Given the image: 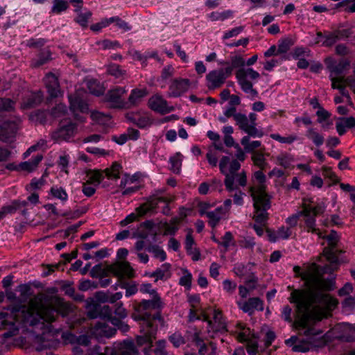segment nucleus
I'll list each match as a JSON object with an SVG mask.
<instances>
[{
  "instance_id": "nucleus-1",
  "label": "nucleus",
  "mask_w": 355,
  "mask_h": 355,
  "mask_svg": "<svg viewBox=\"0 0 355 355\" xmlns=\"http://www.w3.org/2000/svg\"><path fill=\"white\" fill-rule=\"evenodd\" d=\"M294 271L302 277L306 286L305 290H295L291 294L290 301L297 309L294 325L296 329H306L304 333H311V327L328 317L338 304L335 298L324 293L335 288L334 281L326 282L321 279L315 264L304 269L295 266Z\"/></svg>"
},
{
  "instance_id": "nucleus-2",
  "label": "nucleus",
  "mask_w": 355,
  "mask_h": 355,
  "mask_svg": "<svg viewBox=\"0 0 355 355\" xmlns=\"http://www.w3.org/2000/svg\"><path fill=\"white\" fill-rule=\"evenodd\" d=\"M73 311L72 304L62 299L55 297L49 300L38 295L32 299L27 306L22 307L21 313L26 323L32 326L46 323L48 333H54L50 329L49 324L55 320L56 315L65 316Z\"/></svg>"
},
{
  "instance_id": "nucleus-3",
  "label": "nucleus",
  "mask_w": 355,
  "mask_h": 355,
  "mask_svg": "<svg viewBox=\"0 0 355 355\" xmlns=\"http://www.w3.org/2000/svg\"><path fill=\"white\" fill-rule=\"evenodd\" d=\"M86 310L89 318H99L98 321L91 324L94 325V328L90 333L105 334L114 333L118 330L123 332L129 331L128 324L112 318V311L107 305L87 301Z\"/></svg>"
},
{
  "instance_id": "nucleus-4",
  "label": "nucleus",
  "mask_w": 355,
  "mask_h": 355,
  "mask_svg": "<svg viewBox=\"0 0 355 355\" xmlns=\"http://www.w3.org/2000/svg\"><path fill=\"white\" fill-rule=\"evenodd\" d=\"M250 193L254 202V218L256 222L261 225L267 219L266 211L270 206L269 198L266 192V176L261 171L254 173Z\"/></svg>"
},
{
  "instance_id": "nucleus-5",
  "label": "nucleus",
  "mask_w": 355,
  "mask_h": 355,
  "mask_svg": "<svg viewBox=\"0 0 355 355\" xmlns=\"http://www.w3.org/2000/svg\"><path fill=\"white\" fill-rule=\"evenodd\" d=\"M18 334H1L0 343L8 346L12 344L15 346L28 347L32 345L37 351H41L46 348L56 347L59 342L55 338V334H28L27 337L15 336Z\"/></svg>"
},
{
  "instance_id": "nucleus-6",
  "label": "nucleus",
  "mask_w": 355,
  "mask_h": 355,
  "mask_svg": "<svg viewBox=\"0 0 355 355\" xmlns=\"http://www.w3.org/2000/svg\"><path fill=\"white\" fill-rule=\"evenodd\" d=\"M162 306V301L159 296L153 297L150 300H143L139 305L136 313L133 315L135 320L142 322V332L153 333V331H162V329L157 327L158 324H162V321L159 318H151L150 314L148 312L150 309H157Z\"/></svg>"
},
{
  "instance_id": "nucleus-7",
  "label": "nucleus",
  "mask_w": 355,
  "mask_h": 355,
  "mask_svg": "<svg viewBox=\"0 0 355 355\" xmlns=\"http://www.w3.org/2000/svg\"><path fill=\"white\" fill-rule=\"evenodd\" d=\"M331 334H298L286 340L294 352H306L311 349L322 347L331 343Z\"/></svg>"
},
{
  "instance_id": "nucleus-8",
  "label": "nucleus",
  "mask_w": 355,
  "mask_h": 355,
  "mask_svg": "<svg viewBox=\"0 0 355 355\" xmlns=\"http://www.w3.org/2000/svg\"><path fill=\"white\" fill-rule=\"evenodd\" d=\"M327 67L330 70V78L331 85L334 89H338L343 96L348 97L345 92V87L349 86L355 89V80L350 79H344L341 76L343 71L349 65L347 60H341L339 62H336L331 58L326 60Z\"/></svg>"
},
{
  "instance_id": "nucleus-9",
  "label": "nucleus",
  "mask_w": 355,
  "mask_h": 355,
  "mask_svg": "<svg viewBox=\"0 0 355 355\" xmlns=\"http://www.w3.org/2000/svg\"><path fill=\"white\" fill-rule=\"evenodd\" d=\"M236 339L245 345L249 355H256L268 347L275 338V334H266L263 338L260 334H236Z\"/></svg>"
},
{
  "instance_id": "nucleus-10",
  "label": "nucleus",
  "mask_w": 355,
  "mask_h": 355,
  "mask_svg": "<svg viewBox=\"0 0 355 355\" xmlns=\"http://www.w3.org/2000/svg\"><path fill=\"white\" fill-rule=\"evenodd\" d=\"M108 273H112L121 282L124 278L133 277L134 270L128 262L123 261L109 265L106 268H102L101 265H96L91 270L93 277H107Z\"/></svg>"
},
{
  "instance_id": "nucleus-11",
  "label": "nucleus",
  "mask_w": 355,
  "mask_h": 355,
  "mask_svg": "<svg viewBox=\"0 0 355 355\" xmlns=\"http://www.w3.org/2000/svg\"><path fill=\"white\" fill-rule=\"evenodd\" d=\"M323 211V207L321 205L313 206L311 205L304 204L302 210L288 217L286 223L291 227H295L297 224L300 217L304 216L306 227L308 231H315V216Z\"/></svg>"
},
{
  "instance_id": "nucleus-12",
  "label": "nucleus",
  "mask_w": 355,
  "mask_h": 355,
  "mask_svg": "<svg viewBox=\"0 0 355 355\" xmlns=\"http://www.w3.org/2000/svg\"><path fill=\"white\" fill-rule=\"evenodd\" d=\"M236 77L241 89L251 97L257 95V92L253 89L252 81L257 80L260 75L252 68L241 67L237 70Z\"/></svg>"
},
{
  "instance_id": "nucleus-13",
  "label": "nucleus",
  "mask_w": 355,
  "mask_h": 355,
  "mask_svg": "<svg viewBox=\"0 0 355 355\" xmlns=\"http://www.w3.org/2000/svg\"><path fill=\"white\" fill-rule=\"evenodd\" d=\"M240 166L238 160L231 159L227 156L223 157L219 162L220 171L225 175V184L229 191L234 190L233 174L240 168Z\"/></svg>"
},
{
  "instance_id": "nucleus-14",
  "label": "nucleus",
  "mask_w": 355,
  "mask_h": 355,
  "mask_svg": "<svg viewBox=\"0 0 355 355\" xmlns=\"http://www.w3.org/2000/svg\"><path fill=\"white\" fill-rule=\"evenodd\" d=\"M234 119L239 128L250 136L253 137H261L263 133L259 131L256 128L257 114L250 113L247 116L243 114H236Z\"/></svg>"
},
{
  "instance_id": "nucleus-15",
  "label": "nucleus",
  "mask_w": 355,
  "mask_h": 355,
  "mask_svg": "<svg viewBox=\"0 0 355 355\" xmlns=\"http://www.w3.org/2000/svg\"><path fill=\"white\" fill-rule=\"evenodd\" d=\"M85 92L77 90L74 95H70L69 100L70 103V111L74 118L83 122L84 119L79 116L78 113L84 114L88 111V105L85 101Z\"/></svg>"
},
{
  "instance_id": "nucleus-16",
  "label": "nucleus",
  "mask_w": 355,
  "mask_h": 355,
  "mask_svg": "<svg viewBox=\"0 0 355 355\" xmlns=\"http://www.w3.org/2000/svg\"><path fill=\"white\" fill-rule=\"evenodd\" d=\"M313 233L316 234L319 238L326 239L330 248H324L323 253L326 257L327 259L334 266H336L338 263V258L334 250V248L338 241V234L335 231H331L329 235H325L322 231L315 227V231H311Z\"/></svg>"
},
{
  "instance_id": "nucleus-17",
  "label": "nucleus",
  "mask_w": 355,
  "mask_h": 355,
  "mask_svg": "<svg viewBox=\"0 0 355 355\" xmlns=\"http://www.w3.org/2000/svg\"><path fill=\"white\" fill-rule=\"evenodd\" d=\"M157 205V202L155 200L143 204L136 209L135 213L130 214L123 220H122L120 222V225L121 226H126L129 223L138 220L139 217L154 212Z\"/></svg>"
},
{
  "instance_id": "nucleus-18",
  "label": "nucleus",
  "mask_w": 355,
  "mask_h": 355,
  "mask_svg": "<svg viewBox=\"0 0 355 355\" xmlns=\"http://www.w3.org/2000/svg\"><path fill=\"white\" fill-rule=\"evenodd\" d=\"M76 126L71 122H62L59 128L53 132L52 137L58 142L68 141L75 135Z\"/></svg>"
},
{
  "instance_id": "nucleus-19",
  "label": "nucleus",
  "mask_w": 355,
  "mask_h": 355,
  "mask_svg": "<svg viewBox=\"0 0 355 355\" xmlns=\"http://www.w3.org/2000/svg\"><path fill=\"white\" fill-rule=\"evenodd\" d=\"M120 188L123 195H131L139 190L140 184L138 182V175L125 174L121 179Z\"/></svg>"
},
{
  "instance_id": "nucleus-20",
  "label": "nucleus",
  "mask_w": 355,
  "mask_h": 355,
  "mask_svg": "<svg viewBox=\"0 0 355 355\" xmlns=\"http://www.w3.org/2000/svg\"><path fill=\"white\" fill-rule=\"evenodd\" d=\"M226 78L223 69L210 71L206 76L207 86L210 89L218 88L223 85Z\"/></svg>"
},
{
  "instance_id": "nucleus-21",
  "label": "nucleus",
  "mask_w": 355,
  "mask_h": 355,
  "mask_svg": "<svg viewBox=\"0 0 355 355\" xmlns=\"http://www.w3.org/2000/svg\"><path fill=\"white\" fill-rule=\"evenodd\" d=\"M123 87H116L110 89L105 97V101L112 107H123L125 103L122 98L123 94L125 93Z\"/></svg>"
},
{
  "instance_id": "nucleus-22",
  "label": "nucleus",
  "mask_w": 355,
  "mask_h": 355,
  "mask_svg": "<svg viewBox=\"0 0 355 355\" xmlns=\"http://www.w3.org/2000/svg\"><path fill=\"white\" fill-rule=\"evenodd\" d=\"M150 108L161 114L168 113L173 110V107L168 104L167 101L159 94L153 95L148 101Z\"/></svg>"
},
{
  "instance_id": "nucleus-23",
  "label": "nucleus",
  "mask_w": 355,
  "mask_h": 355,
  "mask_svg": "<svg viewBox=\"0 0 355 355\" xmlns=\"http://www.w3.org/2000/svg\"><path fill=\"white\" fill-rule=\"evenodd\" d=\"M236 304L239 309L249 315H252L255 310H263V302L258 297H252L248 301H237Z\"/></svg>"
},
{
  "instance_id": "nucleus-24",
  "label": "nucleus",
  "mask_w": 355,
  "mask_h": 355,
  "mask_svg": "<svg viewBox=\"0 0 355 355\" xmlns=\"http://www.w3.org/2000/svg\"><path fill=\"white\" fill-rule=\"evenodd\" d=\"M19 124V119H16L12 121H4L0 124V139L3 141L8 140L17 132Z\"/></svg>"
},
{
  "instance_id": "nucleus-25",
  "label": "nucleus",
  "mask_w": 355,
  "mask_h": 355,
  "mask_svg": "<svg viewBox=\"0 0 355 355\" xmlns=\"http://www.w3.org/2000/svg\"><path fill=\"white\" fill-rule=\"evenodd\" d=\"M190 86L188 79L180 78L175 80L170 85L168 96L178 97L187 92Z\"/></svg>"
},
{
  "instance_id": "nucleus-26",
  "label": "nucleus",
  "mask_w": 355,
  "mask_h": 355,
  "mask_svg": "<svg viewBox=\"0 0 355 355\" xmlns=\"http://www.w3.org/2000/svg\"><path fill=\"white\" fill-rule=\"evenodd\" d=\"M204 320L207 321L209 326H211L209 332L213 331L214 333H218L226 330V324L223 318L222 313L218 310H214L213 312V321H208L205 315H202Z\"/></svg>"
},
{
  "instance_id": "nucleus-27",
  "label": "nucleus",
  "mask_w": 355,
  "mask_h": 355,
  "mask_svg": "<svg viewBox=\"0 0 355 355\" xmlns=\"http://www.w3.org/2000/svg\"><path fill=\"white\" fill-rule=\"evenodd\" d=\"M44 83L51 98H57L61 95L58 78L54 74H47L44 78Z\"/></svg>"
},
{
  "instance_id": "nucleus-28",
  "label": "nucleus",
  "mask_w": 355,
  "mask_h": 355,
  "mask_svg": "<svg viewBox=\"0 0 355 355\" xmlns=\"http://www.w3.org/2000/svg\"><path fill=\"white\" fill-rule=\"evenodd\" d=\"M94 334H81L78 337L76 334H61L64 343H77L83 346H88Z\"/></svg>"
},
{
  "instance_id": "nucleus-29",
  "label": "nucleus",
  "mask_w": 355,
  "mask_h": 355,
  "mask_svg": "<svg viewBox=\"0 0 355 355\" xmlns=\"http://www.w3.org/2000/svg\"><path fill=\"white\" fill-rule=\"evenodd\" d=\"M292 234L290 227L282 226L277 231H268L267 236L271 242H277L280 240L288 239Z\"/></svg>"
},
{
  "instance_id": "nucleus-30",
  "label": "nucleus",
  "mask_w": 355,
  "mask_h": 355,
  "mask_svg": "<svg viewBox=\"0 0 355 355\" xmlns=\"http://www.w3.org/2000/svg\"><path fill=\"white\" fill-rule=\"evenodd\" d=\"M138 350L131 340H124L121 343L118 350H114L111 355H138Z\"/></svg>"
},
{
  "instance_id": "nucleus-31",
  "label": "nucleus",
  "mask_w": 355,
  "mask_h": 355,
  "mask_svg": "<svg viewBox=\"0 0 355 355\" xmlns=\"http://www.w3.org/2000/svg\"><path fill=\"white\" fill-rule=\"evenodd\" d=\"M171 265L169 263H164L155 272L147 273L146 275L150 277H154L155 282L158 280H166L171 277Z\"/></svg>"
},
{
  "instance_id": "nucleus-32",
  "label": "nucleus",
  "mask_w": 355,
  "mask_h": 355,
  "mask_svg": "<svg viewBox=\"0 0 355 355\" xmlns=\"http://www.w3.org/2000/svg\"><path fill=\"white\" fill-rule=\"evenodd\" d=\"M42 157H43L41 154H38L34 157V159L32 161L21 162L15 167L10 166L9 168H13L22 171L31 172L36 168L39 162L42 159Z\"/></svg>"
},
{
  "instance_id": "nucleus-33",
  "label": "nucleus",
  "mask_w": 355,
  "mask_h": 355,
  "mask_svg": "<svg viewBox=\"0 0 355 355\" xmlns=\"http://www.w3.org/2000/svg\"><path fill=\"white\" fill-rule=\"evenodd\" d=\"M336 130L340 135H344L347 128H355V118H339L337 120Z\"/></svg>"
},
{
  "instance_id": "nucleus-34",
  "label": "nucleus",
  "mask_w": 355,
  "mask_h": 355,
  "mask_svg": "<svg viewBox=\"0 0 355 355\" xmlns=\"http://www.w3.org/2000/svg\"><path fill=\"white\" fill-rule=\"evenodd\" d=\"M42 100V94L41 92L31 93L26 99H24L21 105L23 110L30 109L38 105Z\"/></svg>"
},
{
  "instance_id": "nucleus-35",
  "label": "nucleus",
  "mask_w": 355,
  "mask_h": 355,
  "mask_svg": "<svg viewBox=\"0 0 355 355\" xmlns=\"http://www.w3.org/2000/svg\"><path fill=\"white\" fill-rule=\"evenodd\" d=\"M92 121L105 128H109L112 125V119L110 115L105 114L98 111H94L91 113Z\"/></svg>"
},
{
  "instance_id": "nucleus-36",
  "label": "nucleus",
  "mask_w": 355,
  "mask_h": 355,
  "mask_svg": "<svg viewBox=\"0 0 355 355\" xmlns=\"http://www.w3.org/2000/svg\"><path fill=\"white\" fill-rule=\"evenodd\" d=\"M85 85L89 92L95 96H99L103 94L105 89L102 84L94 78H87L85 80Z\"/></svg>"
},
{
  "instance_id": "nucleus-37",
  "label": "nucleus",
  "mask_w": 355,
  "mask_h": 355,
  "mask_svg": "<svg viewBox=\"0 0 355 355\" xmlns=\"http://www.w3.org/2000/svg\"><path fill=\"white\" fill-rule=\"evenodd\" d=\"M148 92L146 88H136L132 90L128 103L134 105L141 101V100L147 95Z\"/></svg>"
},
{
  "instance_id": "nucleus-38",
  "label": "nucleus",
  "mask_w": 355,
  "mask_h": 355,
  "mask_svg": "<svg viewBox=\"0 0 355 355\" xmlns=\"http://www.w3.org/2000/svg\"><path fill=\"white\" fill-rule=\"evenodd\" d=\"M226 214L223 212L221 209H218V207L209 212L207 213V217L208 218V223L210 226L212 227H216L219 221L226 217Z\"/></svg>"
},
{
  "instance_id": "nucleus-39",
  "label": "nucleus",
  "mask_w": 355,
  "mask_h": 355,
  "mask_svg": "<svg viewBox=\"0 0 355 355\" xmlns=\"http://www.w3.org/2000/svg\"><path fill=\"white\" fill-rule=\"evenodd\" d=\"M340 33H329L327 35H323L319 33L315 38V43L322 42L325 46H331L334 44L338 37H340Z\"/></svg>"
},
{
  "instance_id": "nucleus-40",
  "label": "nucleus",
  "mask_w": 355,
  "mask_h": 355,
  "mask_svg": "<svg viewBox=\"0 0 355 355\" xmlns=\"http://www.w3.org/2000/svg\"><path fill=\"white\" fill-rule=\"evenodd\" d=\"M104 177L110 180H117L122 172V166L117 162H114L112 166L103 171Z\"/></svg>"
},
{
  "instance_id": "nucleus-41",
  "label": "nucleus",
  "mask_w": 355,
  "mask_h": 355,
  "mask_svg": "<svg viewBox=\"0 0 355 355\" xmlns=\"http://www.w3.org/2000/svg\"><path fill=\"white\" fill-rule=\"evenodd\" d=\"M181 277L179 284L184 286L187 290H190L191 287L192 275L187 268H181Z\"/></svg>"
},
{
  "instance_id": "nucleus-42",
  "label": "nucleus",
  "mask_w": 355,
  "mask_h": 355,
  "mask_svg": "<svg viewBox=\"0 0 355 355\" xmlns=\"http://www.w3.org/2000/svg\"><path fill=\"white\" fill-rule=\"evenodd\" d=\"M233 17V12L230 10H224L222 12H212L208 15V18L213 21H224L227 19Z\"/></svg>"
},
{
  "instance_id": "nucleus-43",
  "label": "nucleus",
  "mask_w": 355,
  "mask_h": 355,
  "mask_svg": "<svg viewBox=\"0 0 355 355\" xmlns=\"http://www.w3.org/2000/svg\"><path fill=\"white\" fill-rule=\"evenodd\" d=\"M104 178L103 171H90L87 174V182L98 186Z\"/></svg>"
},
{
  "instance_id": "nucleus-44",
  "label": "nucleus",
  "mask_w": 355,
  "mask_h": 355,
  "mask_svg": "<svg viewBox=\"0 0 355 355\" xmlns=\"http://www.w3.org/2000/svg\"><path fill=\"white\" fill-rule=\"evenodd\" d=\"M241 144L243 146L245 150L248 153L253 151L254 149L261 146V141H250L249 136H245L241 139Z\"/></svg>"
},
{
  "instance_id": "nucleus-45",
  "label": "nucleus",
  "mask_w": 355,
  "mask_h": 355,
  "mask_svg": "<svg viewBox=\"0 0 355 355\" xmlns=\"http://www.w3.org/2000/svg\"><path fill=\"white\" fill-rule=\"evenodd\" d=\"M182 162V156L180 153H176L171 157L169 162L171 164V170L175 173H179L181 170Z\"/></svg>"
},
{
  "instance_id": "nucleus-46",
  "label": "nucleus",
  "mask_w": 355,
  "mask_h": 355,
  "mask_svg": "<svg viewBox=\"0 0 355 355\" xmlns=\"http://www.w3.org/2000/svg\"><path fill=\"white\" fill-rule=\"evenodd\" d=\"M51 194L53 197L59 199L64 203L68 200V194L62 187L54 186L51 189Z\"/></svg>"
},
{
  "instance_id": "nucleus-47",
  "label": "nucleus",
  "mask_w": 355,
  "mask_h": 355,
  "mask_svg": "<svg viewBox=\"0 0 355 355\" xmlns=\"http://www.w3.org/2000/svg\"><path fill=\"white\" fill-rule=\"evenodd\" d=\"M123 295L121 292H117L112 295H108L104 292H99L97 294V297L103 301V302H109L111 303H114L116 301L120 300L122 297Z\"/></svg>"
},
{
  "instance_id": "nucleus-48",
  "label": "nucleus",
  "mask_w": 355,
  "mask_h": 355,
  "mask_svg": "<svg viewBox=\"0 0 355 355\" xmlns=\"http://www.w3.org/2000/svg\"><path fill=\"white\" fill-rule=\"evenodd\" d=\"M69 8V3L66 0H53V4L51 8V12L54 14H60Z\"/></svg>"
},
{
  "instance_id": "nucleus-49",
  "label": "nucleus",
  "mask_w": 355,
  "mask_h": 355,
  "mask_svg": "<svg viewBox=\"0 0 355 355\" xmlns=\"http://www.w3.org/2000/svg\"><path fill=\"white\" fill-rule=\"evenodd\" d=\"M334 331V333H355V325L346 322L338 323L335 326Z\"/></svg>"
},
{
  "instance_id": "nucleus-50",
  "label": "nucleus",
  "mask_w": 355,
  "mask_h": 355,
  "mask_svg": "<svg viewBox=\"0 0 355 355\" xmlns=\"http://www.w3.org/2000/svg\"><path fill=\"white\" fill-rule=\"evenodd\" d=\"M307 137L318 146L322 145L324 143V137L313 128L309 129Z\"/></svg>"
},
{
  "instance_id": "nucleus-51",
  "label": "nucleus",
  "mask_w": 355,
  "mask_h": 355,
  "mask_svg": "<svg viewBox=\"0 0 355 355\" xmlns=\"http://www.w3.org/2000/svg\"><path fill=\"white\" fill-rule=\"evenodd\" d=\"M270 137L282 144H291L297 140V137L295 135H289L286 137H282L279 134H271Z\"/></svg>"
},
{
  "instance_id": "nucleus-52",
  "label": "nucleus",
  "mask_w": 355,
  "mask_h": 355,
  "mask_svg": "<svg viewBox=\"0 0 355 355\" xmlns=\"http://www.w3.org/2000/svg\"><path fill=\"white\" fill-rule=\"evenodd\" d=\"M78 12L76 17V21L82 26H87L89 19L92 16V12L89 10L80 12L78 9H76Z\"/></svg>"
},
{
  "instance_id": "nucleus-53",
  "label": "nucleus",
  "mask_w": 355,
  "mask_h": 355,
  "mask_svg": "<svg viewBox=\"0 0 355 355\" xmlns=\"http://www.w3.org/2000/svg\"><path fill=\"white\" fill-rule=\"evenodd\" d=\"M148 251L150 253H152L153 256L159 259L160 261H164L166 258V254L164 250L157 245H153L148 248Z\"/></svg>"
},
{
  "instance_id": "nucleus-54",
  "label": "nucleus",
  "mask_w": 355,
  "mask_h": 355,
  "mask_svg": "<svg viewBox=\"0 0 355 355\" xmlns=\"http://www.w3.org/2000/svg\"><path fill=\"white\" fill-rule=\"evenodd\" d=\"M180 223V219L174 218L169 223L165 224L164 227V233L168 235H173L178 230V224Z\"/></svg>"
},
{
  "instance_id": "nucleus-55",
  "label": "nucleus",
  "mask_w": 355,
  "mask_h": 355,
  "mask_svg": "<svg viewBox=\"0 0 355 355\" xmlns=\"http://www.w3.org/2000/svg\"><path fill=\"white\" fill-rule=\"evenodd\" d=\"M133 121L140 128H146L151 123V120L148 115L135 116L133 118Z\"/></svg>"
},
{
  "instance_id": "nucleus-56",
  "label": "nucleus",
  "mask_w": 355,
  "mask_h": 355,
  "mask_svg": "<svg viewBox=\"0 0 355 355\" xmlns=\"http://www.w3.org/2000/svg\"><path fill=\"white\" fill-rule=\"evenodd\" d=\"M252 159L254 164H256L257 166H259L261 168H263L266 165L265 158L263 157V153H259V152L254 153L252 156Z\"/></svg>"
},
{
  "instance_id": "nucleus-57",
  "label": "nucleus",
  "mask_w": 355,
  "mask_h": 355,
  "mask_svg": "<svg viewBox=\"0 0 355 355\" xmlns=\"http://www.w3.org/2000/svg\"><path fill=\"white\" fill-rule=\"evenodd\" d=\"M150 334L139 335L137 337V343L138 345H143L148 343L149 345L148 349H150L153 343V338L150 336Z\"/></svg>"
},
{
  "instance_id": "nucleus-58",
  "label": "nucleus",
  "mask_w": 355,
  "mask_h": 355,
  "mask_svg": "<svg viewBox=\"0 0 355 355\" xmlns=\"http://www.w3.org/2000/svg\"><path fill=\"white\" fill-rule=\"evenodd\" d=\"M119 286L125 289V296L128 297L135 295L138 290L135 284H128L123 282H121Z\"/></svg>"
},
{
  "instance_id": "nucleus-59",
  "label": "nucleus",
  "mask_w": 355,
  "mask_h": 355,
  "mask_svg": "<svg viewBox=\"0 0 355 355\" xmlns=\"http://www.w3.org/2000/svg\"><path fill=\"white\" fill-rule=\"evenodd\" d=\"M15 102L10 98H0V111H8L14 108Z\"/></svg>"
},
{
  "instance_id": "nucleus-60",
  "label": "nucleus",
  "mask_w": 355,
  "mask_h": 355,
  "mask_svg": "<svg viewBox=\"0 0 355 355\" xmlns=\"http://www.w3.org/2000/svg\"><path fill=\"white\" fill-rule=\"evenodd\" d=\"M218 155L216 150L210 149L207 153L208 162L212 166H216L218 163Z\"/></svg>"
},
{
  "instance_id": "nucleus-61",
  "label": "nucleus",
  "mask_w": 355,
  "mask_h": 355,
  "mask_svg": "<svg viewBox=\"0 0 355 355\" xmlns=\"http://www.w3.org/2000/svg\"><path fill=\"white\" fill-rule=\"evenodd\" d=\"M236 283L229 279H226L223 282V290L230 293L232 294L234 292L236 288Z\"/></svg>"
},
{
  "instance_id": "nucleus-62",
  "label": "nucleus",
  "mask_w": 355,
  "mask_h": 355,
  "mask_svg": "<svg viewBox=\"0 0 355 355\" xmlns=\"http://www.w3.org/2000/svg\"><path fill=\"white\" fill-rule=\"evenodd\" d=\"M169 340L175 347H178L186 343L185 338L182 336L181 334H171L169 336Z\"/></svg>"
},
{
  "instance_id": "nucleus-63",
  "label": "nucleus",
  "mask_w": 355,
  "mask_h": 355,
  "mask_svg": "<svg viewBox=\"0 0 355 355\" xmlns=\"http://www.w3.org/2000/svg\"><path fill=\"white\" fill-rule=\"evenodd\" d=\"M44 184L43 177L40 179L34 178L32 180L29 185L26 187L28 191H33L40 189Z\"/></svg>"
},
{
  "instance_id": "nucleus-64",
  "label": "nucleus",
  "mask_w": 355,
  "mask_h": 355,
  "mask_svg": "<svg viewBox=\"0 0 355 355\" xmlns=\"http://www.w3.org/2000/svg\"><path fill=\"white\" fill-rule=\"evenodd\" d=\"M67 109L63 104H58L51 111V115L55 117H60L66 114Z\"/></svg>"
}]
</instances>
